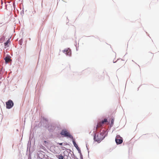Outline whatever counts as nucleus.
Returning <instances> with one entry per match:
<instances>
[{
	"instance_id": "obj_1",
	"label": "nucleus",
	"mask_w": 159,
	"mask_h": 159,
	"mask_svg": "<svg viewBox=\"0 0 159 159\" xmlns=\"http://www.w3.org/2000/svg\"><path fill=\"white\" fill-rule=\"evenodd\" d=\"M105 137L104 133L103 132L97 133L94 136V139L96 141L100 143Z\"/></svg>"
},
{
	"instance_id": "obj_2",
	"label": "nucleus",
	"mask_w": 159,
	"mask_h": 159,
	"mask_svg": "<svg viewBox=\"0 0 159 159\" xmlns=\"http://www.w3.org/2000/svg\"><path fill=\"white\" fill-rule=\"evenodd\" d=\"M61 134L65 137L70 138H72V136L71 135L70 133L67 130L65 129L62 130L61 133Z\"/></svg>"
},
{
	"instance_id": "obj_3",
	"label": "nucleus",
	"mask_w": 159,
	"mask_h": 159,
	"mask_svg": "<svg viewBox=\"0 0 159 159\" xmlns=\"http://www.w3.org/2000/svg\"><path fill=\"white\" fill-rule=\"evenodd\" d=\"M115 141L117 144H120L123 142L122 138L119 135H117Z\"/></svg>"
},
{
	"instance_id": "obj_4",
	"label": "nucleus",
	"mask_w": 159,
	"mask_h": 159,
	"mask_svg": "<svg viewBox=\"0 0 159 159\" xmlns=\"http://www.w3.org/2000/svg\"><path fill=\"white\" fill-rule=\"evenodd\" d=\"M6 107L7 109L11 108L14 105L12 101L11 100H9L6 102Z\"/></svg>"
},
{
	"instance_id": "obj_5",
	"label": "nucleus",
	"mask_w": 159,
	"mask_h": 159,
	"mask_svg": "<svg viewBox=\"0 0 159 159\" xmlns=\"http://www.w3.org/2000/svg\"><path fill=\"white\" fill-rule=\"evenodd\" d=\"M65 53L67 55L70 56L71 54V52L68 49L66 50H64Z\"/></svg>"
},
{
	"instance_id": "obj_6",
	"label": "nucleus",
	"mask_w": 159,
	"mask_h": 159,
	"mask_svg": "<svg viewBox=\"0 0 159 159\" xmlns=\"http://www.w3.org/2000/svg\"><path fill=\"white\" fill-rule=\"evenodd\" d=\"M103 124L101 123V122H99L97 125V127H96V130H97L98 128L101 127L102 125Z\"/></svg>"
},
{
	"instance_id": "obj_7",
	"label": "nucleus",
	"mask_w": 159,
	"mask_h": 159,
	"mask_svg": "<svg viewBox=\"0 0 159 159\" xmlns=\"http://www.w3.org/2000/svg\"><path fill=\"white\" fill-rule=\"evenodd\" d=\"M57 157L59 158V159H63V157L61 155H59L57 156Z\"/></svg>"
},
{
	"instance_id": "obj_8",
	"label": "nucleus",
	"mask_w": 159,
	"mask_h": 159,
	"mask_svg": "<svg viewBox=\"0 0 159 159\" xmlns=\"http://www.w3.org/2000/svg\"><path fill=\"white\" fill-rule=\"evenodd\" d=\"M5 61L7 62H9L10 60V59L8 57H6L5 58Z\"/></svg>"
},
{
	"instance_id": "obj_9",
	"label": "nucleus",
	"mask_w": 159,
	"mask_h": 159,
	"mask_svg": "<svg viewBox=\"0 0 159 159\" xmlns=\"http://www.w3.org/2000/svg\"><path fill=\"white\" fill-rule=\"evenodd\" d=\"M107 121V119H104L103 120H102V121H101V123L102 124H104L105 122H106Z\"/></svg>"
},
{
	"instance_id": "obj_10",
	"label": "nucleus",
	"mask_w": 159,
	"mask_h": 159,
	"mask_svg": "<svg viewBox=\"0 0 159 159\" xmlns=\"http://www.w3.org/2000/svg\"><path fill=\"white\" fill-rule=\"evenodd\" d=\"M114 122V119H112L111 120V126H113V123Z\"/></svg>"
},
{
	"instance_id": "obj_11",
	"label": "nucleus",
	"mask_w": 159,
	"mask_h": 159,
	"mask_svg": "<svg viewBox=\"0 0 159 159\" xmlns=\"http://www.w3.org/2000/svg\"><path fill=\"white\" fill-rule=\"evenodd\" d=\"M73 144H74V146L75 147H78V146L77 145V144H76V143L74 141H73Z\"/></svg>"
},
{
	"instance_id": "obj_12",
	"label": "nucleus",
	"mask_w": 159,
	"mask_h": 159,
	"mask_svg": "<svg viewBox=\"0 0 159 159\" xmlns=\"http://www.w3.org/2000/svg\"><path fill=\"white\" fill-rule=\"evenodd\" d=\"M9 40H7L6 43H4V45L5 46H7Z\"/></svg>"
},
{
	"instance_id": "obj_13",
	"label": "nucleus",
	"mask_w": 159,
	"mask_h": 159,
	"mask_svg": "<svg viewBox=\"0 0 159 159\" xmlns=\"http://www.w3.org/2000/svg\"><path fill=\"white\" fill-rule=\"evenodd\" d=\"M58 143L60 145H62V143Z\"/></svg>"
},
{
	"instance_id": "obj_14",
	"label": "nucleus",
	"mask_w": 159,
	"mask_h": 159,
	"mask_svg": "<svg viewBox=\"0 0 159 159\" xmlns=\"http://www.w3.org/2000/svg\"><path fill=\"white\" fill-rule=\"evenodd\" d=\"M40 154H42V153H40L39 154V155H40Z\"/></svg>"
},
{
	"instance_id": "obj_15",
	"label": "nucleus",
	"mask_w": 159,
	"mask_h": 159,
	"mask_svg": "<svg viewBox=\"0 0 159 159\" xmlns=\"http://www.w3.org/2000/svg\"><path fill=\"white\" fill-rule=\"evenodd\" d=\"M39 158H42L40 157L39 156Z\"/></svg>"
}]
</instances>
